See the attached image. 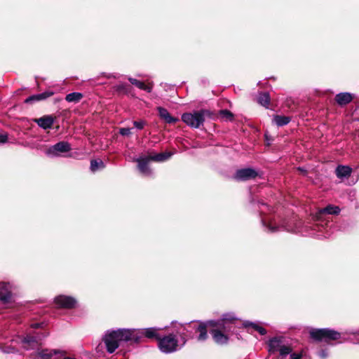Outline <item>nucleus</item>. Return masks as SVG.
I'll return each mask as SVG.
<instances>
[{
  "mask_svg": "<svg viewBox=\"0 0 359 359\" xmlns=\"http://www.w3.org/2000/svg\"><path fill=\"white\" fill-rule=\"evenodd\" d=\"M120 134L123 136H128L130 135V129L128 128H123L120 129Z\"/></svg>",
  "mask_w": 359,
  "mask_h": 359,
  "instance_id": "obj_34",
  "label": "nucleus"
},
{
  "mask_svg": "<svg viewBox=\"0 0 359 359\" xmlns=\"http://www.w3.org/2000/svg\"><path fill=\"white\" fill-rule=\"evenodd\" d=\"M45 336L43 333L40 332L29 334L22 341L24 347L27 349L34 348Z\"/></svg>",
  "mask_w": 359,
  "mask_h": 359,
  "instance_id": "obj_7",
  "label": "nucleus"
},
{
  "mask_svg": "<svg viewBox=\"0 0 359 359\" xmlns=\"http://www.w3.org/2000/svg\"><path fill=\"white\" fill-rule=\"evenodd\" d=\"M158 347L162 352L168 353L175 351L177 348V341L172 334L166 336L158 341Z\"/></svg>",
  "mask_w": 359,
  "mask_h": 359,
  "instance_id": "obj_6",
  "label": "nucleus"
},
{
  "mask_svg": "<svg viewBox=\"0 0 359 359\" xmlns=\"http://www.w3.org/2000/svg\"><path fill=\"white\" fill-rule=\"evenodd\" d=\"M302 355L297 353H293L290 355V359H301Z\"/></svg>",
  "mask_w": 359,
  "mask_h": 359,
  "instance_id": "obj_36",
  "label": "nucleus"
},
{
  "mask_svg": "<svg viewBox=\"0 0 359 359\" xmlns=\"http://www.w3.org/2000/svg\"><path fill=\"white\" fill-rule=\"evenodd\" d=\"M310 335L315 339L325 341L338 339L341 336L339 332L330 329H313L311 330Z\"/></svg>",
  "mask_w": 359,
  "mask_h": 359,
  "instance_id": "obj_4",
  "label": "nucleus"
},
{
  "mask_svg": "<svg viewBox=\"0 0 359 359\" xmlns=\"http://www.w3.org/2000/svg\"><path fill=\"white\" fill-rule=\"evenodd\" d=\"M340 210L339 207L334 205H328L325 208L320 209L318 212V217H320L324 214H330V215H337L339 212Z\"/></svg>",
  "mask_w": 359,
  "mask_h": 359,
  "instance_id": "obj_20",
  "label": "nucleus"
},
{
  "mask_svg": "<svg viewBox=\"0 0 359 359\" xmlns=\"http://www.w3.org/2000/svg\"><path fill=\"white\" fill-rule=\"evenodd\" d=\"M280 228H282L283 229H284L285 231H290V232L298 231L297 226H291L289 224H283Z\"/></svg>",
  "mask_w": 359,
  "mask_h": 359,
  "instance_id": "obj_30",
  "label": "nucleus"
},
{
  "mask_svg": "<svg viewBox=\"0 0 359 359\" xmlns=\"http://www.w3.org/2000/svg\"><path fill=\"white\" fill-rule=\"evenodd\" d=\"M70 145L65 142H60L47 149L46 154L48 156H57L60 153L67 152L70 150Z\"/></svg>",
  "mask_w": 359,
  "mask_h": 359,
  "instance_id": "obj_10",
  "label": "nucleus"
},
{
  "mask_svg": "<svg viewBox=\"0 0 359 359\" xmlns=\"http://www.w3.org/2000/svg\"><path fill=\"white\" fill-rule=\"evenodd\" d=\"M182 120L189 126L198 128L204 122V111H196L194 113H185L182 116Z\"/></svg>",
  "mask_w": 359,
  "mask_h": 359,
  "instance_id": "obj_5",
  "label": "nucleus"
},
{
  "mask_svg": "<svg viewBox=\"0 0 359 359\" xmlns=\"http://www.w3.org/2000/svg\"><path fill=\"white\" fill-rule=\"evenodd\" d=\"M351 168L346 165H339L336 168V175L339 178L348 177L351 173Z\"/></svg>",
  "mask_w": 359,
  "mask_h": 359,
  "instance_id": "obj_18",
  "label": "nucleus"
},
{
  "mask_svg": "<svg viewBox=\"0 0 359 359\" xmlns=\"http://www.w3.org/2000/svg\"><path fill=\"white\" fill-rule=\"evenodd\" d=\"M133 125L135 128L137 129L142 130L144 126L146 125L145 121H134Z\"/></svg>",
  "mask_w": 359,
  "mask_h": 359,
  "instance_id": "obj_32",
  "label": "nucleus"
},
{
  "mask_svg": "<svg viewBox=\"0 0 359 359\" xmlns=\"http://www.w3.org/2000/svg\"><path fill=\"white\" fill-rule=\"evenodd\" d=\"M53 94H54V93L53 91H46L42 93L34 95L27 97L25 100V102L29 103L33 101H39V100H45V99L52 96Z\"/></svg>",
  "mask_w": 359,
  "mask_h": 359,
  "instance_id": "obj_17",
  "label": "nucleus"
},
{
  "mask_svg": "<svg viewBox=\"0 0 359 359\" xmlns=\"http://www.w3.org/2000/svg\"><path fill=\"white\" fill-rule=\"evenodd\" d=\"M151 161L149 159V156H141L136 160L138 163V169L142 174L144 175H150L151 171L150 168L148 167V163Z\"/></svg>",
  "mask_w": 359,
  "mask_h": 359,
  "instance_id": "obj_12",
  "label": "nucleus"
},
{
  "mask_svg": "<svg viewBox=\"0 0 359 359\" xmlns=\"http://www.w3.org/2000/svg\"><path fill=\"white\" fill-rule=\"evenodd\" d=\"M278 351L281 355H287L292 351V349L289 346H282L279 348Z\"/></svg>",
  "mask_w": 359,
  "mask_h": 359,
  "instance_id": "obj_29",
  "label": "nucleus"
},
{
  "mask_svg": "<svg viewBox=\"0 0 359 359\" xmlns=\"http://www.w3.org/2000/svg\"><path fill=\"white\" fill-rule=\"evenodd\" d=\"M83 97V95L80 93L74 92L66 95L65 100L69 102H79Z\"/></svg>",
  "mask_w": 359,
  "mask_h": 359,
  "instance_id": "obj_23",
  "label": "nucleus"
},
{
  "mask_svg": "<svg viewBox=\"0 0 359 359\" xmlns=\"http://www.w3.org/2000/svg\"><path fill=\"white\" fill-rule=\"evenodd\" d=\"M320 356H321L322 358H325V357L326 356V353H325L324 351H322V352L320 353Z\"/></svg>",
  "mask_w": 359,
  "mask_h": 359,
  "instance_id": "obj_38",
  "label": "nucleus"
},
{
  "mask_svg": "<svg viewBox=\"0 0 359 359\" xmlns=\"http://www.w3.org/2000/svg\"><path fill=\"white\" fill-rule=\"evenodd\" d=\"M157 110L161 118L163 119L168 123H174L178 121V118L172 117L167 109L161 107H158Z\"/></svg>",
  "mask_w": 359,
  "mask_h": 359,
  "instance_id": "obj_14",
  "label": "nucleus"
},
{
  "mask_svg": "<svg viewBox=\"0 0 359 359\" xmlns=\"http://www.w3.org/2000/svg\"><path fill=\"white\" fill-rule=\"evenodd\" d=\"M352 100L353 95L349 93H340L335 97L336 102L341 106L348 104Z\"/></svg>",
  "mask_w": 359,
  "mask_h": 359,
  "instance_id": "obj_15",
  "label": "nucleus"
},
{
  "mask_svg": "<svg viewBox=\"0 0 359 359\" xmlns=\"http://www.w3.org/2000/svg\"><path fill=\"white\" fill-rule=\"evenodd\" d=\"M104 167V163L101 160H92L90 162V170L95 172Z\"/></svg>",
  "mask_w": 359,
  "mask_h": 359,
  "instance_id": "obj_25",
  "label": "nucleus"
},
{
  "mask_svg": "<svg viewBox=\"0 0 359 359\" xmlns=\"http://www.w3.org/2000/svg\"><path fill=\"white\" fill-rule=\"evenodd\" d=\"M262 223H263V224L264 226H266V228L268 229L269 231H270V232H274L278 228L277 226H273L271 223H270V224L266 225L265 221L263 219H262Z\"/></svg>",
  "mask_w": 359,
  "mask_h": 359,
  "instance_id": "obj_31",
  "label": "nucleus"
},
{
  "mask_svg": "<svg viewBox=\"0 0 359 359\" xmlns=\"http://www.w3.org/2000/svg\"><path fill=\"white\" fill-rule=\"evenodd\" d=\"M8 140V135L6 133H0V144L5 143Z\"/></svg>",
  "mask_w": 359,
  "mask_h": 359,
  "instance_id": "obj_35",
  "label": "nucleus"
},
{
  "mask_svg": "<svg viewBox=\"0 0 359 359\" xmlns=\"http://www.w3.org/2000/svg\"><path fill=\"white\" fill-rule=\"evenodd\" d=\"M257 100L261 105L268 107L270 103L269 95L266 93H260L258 96Z\"/></svg>",
  "mask_w": 359,
  "mask_h": 359,
  "instance_id": "obj_24",
  "label": "nucleus"
},
{
  "mask_svg": "<svg viewBox=\"0 0 359 359\" xmlns=\"http://www.w3.org/2000/svg\"><path fill=\"white\" fill-rule=\"evenodd\" d=\"M257 176V172L252 168H244L236 171L234 178L237 180L246 181L254 179Z\"/></svg>",
  "mask_w": 359,
  "mask_h": 359,
  "instance_id": "obj_8",
  "label": "nucleus"
},
{
  "mask_svg": "<svg viewBox=\"0 0 359 359\" xmlns=\"http://www.w3.org/2000/svg\"><path fill=\"white\" fill-rule=\"evenodd\" d=\"M54 119L50 116H45L40 118L36 119L38 125L43 129H48L53 126Z\"/></svg>",
  "mask_w": 359,
  "mask_h": 359,
  "instance_id": "obj_16",
  "label": "nucleus"
},
{
  "mask_svg": "<svg viewBox=\"0 0 359 359\" xmlns=\"http://www.w3.org/2000/svg\"><path fill=\"white\" fill-rule=\"evenodd\" d=\"M62 353L53 350L43 349L38 351L35 358L36 359H61Z\"/></svg>",
  "mask_w": 359,
  "mask_h": 359,
  "instance_id": "obj_11",
  "label": "nucleus"
},
{
  "mask_svg": "<svg viewBox=\"0 0 359 359\" xmlns=\"http://www.w3.org/2000/svg\"><path fill=\"white\" fill-rule=\"evenodd\" d=\"M172 152L160 153L155 155H149V159L154 161L162 162L168 160L172 156Z\"/></svg>",
  "mask_w": 359,
  "mask_h": 359,
  "instance_id": "obj_19",
  "label": "nucleus"
},
{
  "mask_svg": "<svg viewBox=\"0 0 359 359\" xmlns=\"http://www.w3.org/2000/svg\"><path fill=\"white\" fill-rule=\"evenodd\" d=\"M158 330H161V329H157L155 327H150L146 329H130L132 333L131 336L133 339V342H140L143 337H147L148 339H156L159 340L160 336L158 332Z\"/></svg>",
  "mask_w": 359,
  "mask_h": 359,
  "instance_id": "obj_3",
  "label": "nucleus"
},
{
  "mask_svg": "<svg viewBox=\"0 0 359 359\" xmlns=\"http://www.w3.org/2000/svg\"><path fill=\"white\" fill-rule=\"evenodd\" d=\"M40 326H41V324H39V323H35V324L32 325L33 328H38Z\"/></svg>",
  "mask_w": 359,
  "mask_h": 359,
  "instance_id": "obj_37",
  "label": "nucleus"
},
{
  "mask_svg": "<svg viewBox=\"0 0 359 359\" xmlns=\"http://www.w3.org/2000/svg\"><path fill=\"white\" fill-rule=\"evenodd\" d=\"M11 286L7 283H0V301L6 303L9 301L11 296Z\"/></svg>",
  "mask_w": 359,
  "mask_h": 359,
  "instance_id": "obj_13",
  "label": "nucleus"
},
{
  "mask_svg": "<svg viewBox=\"0 0 359 359\" xmlns=\"http://www.w3.org/2000/svg\"><path fill=\"white\" fill-rule=\"evenodd\" d=\"M234 320L236 318L233 314L226 313L223 315L221 320H210L207 323L208 326L212 327L211 333L215 342L223 344L227 341L228 337L222 332L229 331L231 329L230 325Z\"/></svg>",
  "mask_w": 359,
  "mask_h": 359,
  "instance_id": "obj_1",
  "label": "nucleus"
},
{
  "mask_svg": "<svg viewBox=\"0 0 359 359\" xmlns=\"http://www.w3.org/2000/svg\"><path fill=\"white\" fill-rule=\"evenodd\" d=\"M130 329H118L116 330L107 331L103 337V341L107 351L113 353L122 342H133Z\"/></svg>",
  "mask_w": 359,
  "mask_h": 359,
  "instance_id": "obj_2",
  "label": "nucleus"
},
{
  "mask_svg": "<svg viewBox=\"0 0 359 359\" xmlns=\"http://www.w3.org/2000/svg\"><path fill=\"white\" fill-rule=\"evenodd\" d=\"M280 341L277 338H273L269 341V346L270 351H276L279 349Z\"/></svg>",
  "mask_w": 359,
  "mask_h": 359,
  "instance_id": "obj_26",
  "label": "nucleus"
},
{
  "mask_svg": "<svg viewBox=\"0 0 359 359\" xmlns=\"http://www.w3.org/2000/svg\"><path fill=\"white\" fill-rule=\"evenodd\" d=\"M246 327H251L255 330L257 331L261 335H264L266 333V330L263 328L262 327H260L257 324L252 323H245Z\"/></svg>",
  "mask_w": 359,
  "mask_h": 359,
  "instance_id": "obj_28",
  "label": "nucleus"
},
{
  "mask_svg": "<svg viewBox=\"0 0 359 359\" xmlns=\"http://www.w3.org/2000/svg\"><path fill=\"white\" fill-rule=\"evenodd\" d=\"M128 80L132 84L135 85L141 90H144L147 92H151V90L152 87L150 85H147L144 82L138 81L133 78H129Z\"/></svg>",
  "mask_w": 359,
  "mask_h": 359,
  "instance_id": "obj_22",
  "label": "nucleus"
},
{
  "mask_svg": "<svg viewBox=\"0 0 359 359\" xmlns=\"http://www.w3.org/2000/svg\"><path fill=\"white\" fill-rule=\"evenodd\" d=\"M291 118L289 116L276 115L273 118V122L278 126H283L290 123Z\"/></svg>",
  "mask_w": 359,
  "mask_h": 359,
  "instance_id": "obj_21",
  "label": "nucleus"
},
{
  "mask_svg": "<svg viewBox=\"0 0 359 359\" xmlns=\"http://www.w3.org/2000/svg\"><path fill=\"white\" fill-rule=\"evenodd\" d=\"M55 303L58 307L72 309L76 305V301L72 297L59 295L55 298Z\"/></svg>",
  "mask_w": 359,
  "mask_h": 359,
  "instance_id": "obj_9",
  "label": "nucleus"
},
{
  "mask_svg": "<svg viewBox=\"0 0 359 359\" xmlns=\"http://www.w3.org/2000/svg\"><path fill=\"white\" fill-rule=\"evenodd\" d=\"M221 115L222 117L226 118V119H231L232 118L231 113L227 110L221 111Z\"/></svg>",
  "mask_w": 359,
  "mask_h": 359,
  "instance_id": "obj_33",
  "label": "nucleus"
},
{
  "mask_svg": "<svg viewBox=\"0 0 359 359\" xmlns=\"http://www.w3.org/2000/svg\"><path fill=\"white\" fill-rule=\"evenodd\" d=\"M198 331L200 332L198 336V340L204 341L207 338V328L206 325L200 324L197 328Z\"/></svg>",
  "mask_w": 359,
  "mask_h": 359,
  "instance_id": "obj_27",
  "label": "nucleus"
}]
</instances>
